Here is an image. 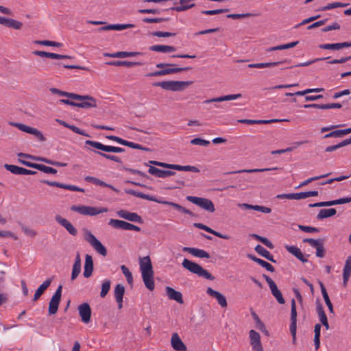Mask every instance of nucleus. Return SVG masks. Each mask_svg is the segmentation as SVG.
I'll return each mask as SVG.
<instances>
[{
  "label": "nucleus",
  "mask_w": 351,
  "mask_h": 351,
  "mask_svg": "<svg viewBox=\"0 0 351 351\" xmlns=\"http://www.w3.org/2000/svg\"><path fill=\"white\" fill-rule=\"evenodd\" d=\"M168 21L167 18H144L143 21L146 23H161Z\"/></svg>",
  "instance_id": "obj_62"
},
{
  "label": "nucleus",
  "mask_w": 351,
  "mask_h": 351,
  "mask_svg": "<svg viewBox=\"0 0 351 351\" xmlns=\"http://www.w3.org/2000/svg\"><path fill=\"white\" fill-rule=\"evenodd\" d=\"M350 133H351V128L343 129V130H337L332 131L331 132L326 134L324 136V138H331V137H334V138L341 137L344 135L348 134Z\"/></svg>",
  "instance_id": "obj_42"
},
{
  "label": "nucleus",
  "mask_w": 351,
  "mask_h": 351,
  "mask_svg": "<svg viewBox=\"0 0 351 351\" xmlns=\"http://www.w3.org/2000/svg\"><path fill=\"white\" fill-rule=\"evenodd\" d=\"M135 25L134 24H112L111 27L112 30L121 31L123 29H126L128 28L134 27Z\"/></svg>",
  "instance_id": "obj_54"
},
{
  "label": "nucleus",
  "mask_w": 351,
  "mask_h": 351,
  "mask_svg": "<svg viewBox=\"0 0 351 351\" xmlns=\"http://www.w3.org/2000/svg\"><path fill=\"white\" fill-rule=\"evenodd\" d=\"M171 345L176 351H186V346L183 343L177 332L173 333L171 339Z\"/></svg>",
  "instance_id": "obj_18"
},
{
  "label": "nucleus",
  "mask_w": 351,
  "mask_h": 351,
  "mask_svg": "<svg viewBox=\"0 0 351 351\" xmlns=\"http://www.w3.org/2000/svg\"><path fill=\"white\" fill-rule=\"evenodd\" d=\"M127 223L125 221L119 219H110L108 224L115 229H121L126 230Z\"/></svg>",
  "instance_id": "obj_45"
},
{
  "label": "nucleus",
  "mask_w": 351,
  "mask_h": 351,
  "mask_svg": "<svg viewBox=\"0 0 351 351\" xmlns=\"http://www.w3.org/2000/svg\"><path fill=\"white\" fill-rule=\"evenodd\" d=\"M337 213L335 208L321 209L317 216V219H322L335 215Z\"/></svg>",
  "instance_id": "obj_43"
},
{
  "label": "nucleus",
  "mask_w": 351,
  "mask_h": 351,
  "mask_svg": "<svg viewBox=\"0 0 351 351\" xmlns=\"http://www.w3.org/2000/svg\"><path fill=\"white\" fill-rule=\"evenodd\" d=\"M119 217L133 222L143 223V219L140 215L136 213H130L125 210H120L117 212Z\"/></svg>",
  "instance_id": "obj_17"
},
{
  "label": "nucleus",
  "mask_w": 351,
  "mask_h": 351,
  "mask_svg": "<svg viewBox=\"0 0 351 351\" xmlns=\"http://www.w3.org/2000/svg\"><path fill=\"white\" fill-rule=\"evenodd\" d=\"M152 35L157 37H171L176 35V33L168 32H160L157 31L152 33Z\"/></svg>",
  "instance_id": "obj_63"
},
{
  "label": "nucleus",
  "mask_w": 351,
  "mask_h": 351,
  "mask_svg": "<svg viewBox=\"0 0 351 351\" xmlns=\"http://www.w3.org/2000/svg\"><path fill=\"white\" fill-rule=\"evenodd\" d=\"M50 92H51L53 94L58 95L60 96H64L70 99H73L75 93H68L65 91H62L58 88H51L49 89Z\"/></svg>",
  "instance_id": "obj_50"
},
{
  "label": "nucleus",
  "mask_w": 351,
  "mask_h": 351,
  "mask_svg": "<svg viewBox=\"0 0 351 351\" xmlns=\"http://www.w3.org/2000/svg\"><path fill=\"white\" fill-rule=\"evenodd\" d=\"M296 323H297V311L296 304L295 300H291V324H290V332L293 336V343L295 341L296 337Z\"/></svg>",
  "instance_id": "obj_13"
},
{
  "label": "nucleus",
  "mask_w": 351,
  "mask_h": 351,
  "mask_svg": "<svg viewBox=\"0 0 351 351\" xmlns=\"http://www.w3.org/2000/svg\"><path fill=\"white\" fill-rule=\"evenodd\" d=\"M351 47V42H343L337 43L321 44L319 48L328 50H339L343 48Z\"/></svg>",
  "instance_id": "obj_22"
},
{
  "label": "nucleus",
  "mask_w": 351,
  "mask_h": 351,
  "mask_svg": "<svg viewBox=\"0 0 351 351\" xmlns=\"http://www.w3.org/2000/svg\"><path fill=\"white\" fill-rule=\"evenodd\" d=\"M125 146H128L132 149H141V150H143V151H146V152L150 151V149L147 147H143V145H141L140 144L135 143H133L131 141H126Z\"/></svg>",
  "instance_id": "obj_57"
},
{
  "label": "nucleus",
  "mask_w": 351,
  "mask_h": 351,
  "mask_svg": "<svg viewBox=\"0 0 351 351\" xmlns=\"http://www.w3.org/2000/svg\"><path fill=\"white\" fill-rule=\"evenodd\" d=\"M51 282L52 279L48 278L42 285L39 286V287L36 289L34 293L33 301H36L40 298V297L46 291V289L50 286Z\"/></svg>",
  "instance_id": "obj_33"
},
{
  "label": "nucleus",
  "mask_w": 351,
  "mask_h": 351,
  "mask_svg": "<svg viewBox=\"0 0 351 351\" xmlns=\"http://www.w3.org/2000/svg\"><path fill=\"white\" fill-rule=\"evenodd\" d=\"M121 269L123 274L125 275L128 282L130 285L132 284L133 277H132V273L130 271L129 269L125 265H121Z\"/></svg>",
  "instance_id": "obj_55"
},
{
  "label": "nucleus",
  "mask_w": 351,
  "mask_h": 351,
  "mask_svg": "<svg viewBox=\"0 0 351 351\" xmlns=\"http://www.w3.org/2000/svg\"><path fill=\"white\" fill-rule=\"evenodd\" d=\"M149 50L161 53H171L175 51L176 49L173 46L156 45L151 46Z\"/></svg>",
  "instance_id": "obj_37"
},
{
  "label": "nucleus",
  "mask_w": 351,
  "mask_h": 351,
  "mask_svg": "<svg viewBox=\"0 0 351 351\" xmlns=\"http://www.w3.org/2000/svg\"><path fill=\"white\" fill-rule=\"evenodd\" d=\"M182 267L190 272L197 275L199 277H202L205 279L213 280L215 277L212 276L207 270L204 269L199 264L194 263L191 261L184 258L182 261Z\"/></svg>",
  "instance_id": "obj_3"
},
{
  "label": "nucleus",
  "mask_w": 351,
  "mask_h": 351,
  "mask_svg": "<svg viewBox=\"0 0 351 351\" xmlns=\"http://www.w3.org/2000/svg\"><path fill=\"white\" fill-rule=\"evenodd\" d=\"M85 180L86 182H92L93 184H95L96 185H99V186H105V187H108V188H110V189H112V191L117 192V193H119V191L116 189L115 187H114L113 186L110 185V184H108L106 182H104V181L95 178V177H93V176H86L85 178Z\"/></svg>",
  "instance_id": "obj_35"
},
{
  "label": "nucleus",
  "mask_w": 351,
  "mask_h": 351,
  "mask_svg": "<svg viewBox=\"0 0 351 351\" xmlns=\"http://www.w3.org/2000/svg\"><path fill=\"white\" fill-rule=\"evenodd\" d=\"M18 156L19 157H24V158H32V159L43 161L47 163V164L52 165H54V162H55V161H52V160H50L47 159V158H36V157H33L31 155H29L27 154H24V153H19L18 154Z\"/></svg>",
  "instance_id": "obj_52"
},
{
  "label": "nucleus",
  "mask_w": 351,
  "mask_h": 351,
  "mask_svg": "<svg viewBox=\"0 0 351 351\" xmlns=\"http://www.w3.org/2000/svg\"><path fill=\"white\" fill-rule=\"evenodd\" d=\"M165 290L167 295L170 300H175L181 304L184 303L181 292L178 291L170 287H166Z\"/></svg>",
  "instance_id": "obj_23"
},
{
  "label": "nucleus",
  "mask_w": 351,
  "mask_h": 351,
  "mask_svg": "<svg viewBox=\"0 0 351 351\" xmlns=\"http://www.w3.org/2000/svg\"><path fill=\"white\" fill-rule=\"evenodd\" d=\"M263 277L265 279L266 282H267L273 296L276 299L279 304H284L285 303V300L282 296L281 291L278 289V287L275 282L266 274H263Z\"/></svg>",
  "instance_id": "obj_12"
},
{
  "label": "nucleus",
  "mask_w": 351,
  "mask_h": 351,
  "mask_svg": "<svg viewBox=\"0 0 351 351\" xmlns=\"http://www.w3.org/2000/svg\"><path fill=\"white\" fill-rule=\"evenodd\" d=\"M95 152L97 154L100 155L101 156H102V157H104V158H105L106 159L114 161V162H118V163H122V160H121L120 157H119V156H114V155L108 154H106V153H103V152Z\"/></svg>",
  "instance_id": "obj_53"
},
{
  "label": "nucleus",
  "mask_w": 351,
  "mask_h": 351,
  "mask_svg": "<svg viewBox=\"0 0 351 351\" xmlns=\"http://www.w3.org/2000/svg\"><path fill=\"white\" fill-rule=\"evenodd\" d=\"M304 108H318V109H331V108H341L342 107L341 104L339 103H332V104H304L303 106Z\"/></svg>",
  "instance_id": "obj_26"
},
{
  "label": "nucleus",
  "mask_w": 351,
  "mask_h": 351,
  "mask_svg": "<svg viewBox=\"0 0 351 351\" xmlns=\"http://www.w3.org/2000/svg\"><path fill=\"white\" fill-rule=\"evenodd\" d=\"M125 191L126 193L130 194V195H134V196L137 197H140V198H142V199H147V200H149V201H152V202H158V203H162V204H165V205L171 206L173 208H174L175 209H176V210H178L179 211H181L183 213L189 215H191L192 217H193L195 215L193 212H191L189 209H186V208L182 206L181 205H180V204H178L177 203H174V202H168V201H163V202L158 201L153 195H147V194H145V193H143L142 192L136 191L132 190V189H125Z\"/></svg>",
  "instance_id": "obj_2"
},
{
  "label": "nucleus",
  "mask_w": 351,
  "mask_h": 351,
  "mask_svg": "<svg viewBox=\"0 0 351 351\" xmlns=\"http://www.w3.org/2000/svg\"><path fill=\"white\" fill-rule=\"evenodd\" d=\"M36 44L40 45H45V46H51V47H60L62 46V43L55 42V41H50V40H36L35 41Z\"/></svg>",
  "instance_id": "obj_56"
},
{
  "label": "nucleus",
  "mask_w": 351,
  "mask_h": 351,
  "mask_svg": "<svg viewBox=\"0 0 351 351\" xmlns=\"http://www.w3.org/2000/svg\"><path fill=\"white\" fill-rule=\"evenodd\" d=\"M141 54L139 52L136 51H118L112 53H104V56L110 58H124L128 57H134Z\"/></svg>",
  "instance_id": "obj_34"
},
{
  "label": "nucleus",
  "mask_w": 351,
  "mask_h": 351,
  "mask_svg": "<svg viewBox=\"0 0 351 351\" xmlns=\"http://www.w3.org/2000/svg\"><path fill=\"white\" fill-rule=\"evenodd\" d=\"M286 250L293 255H294L297 258H298L302 263L308 262L307 258H306L301 250L296 246L294 245H286Z\"/></svg>",
  "instance_id": "obj_31"
},
{
  "label": "nucleus",
  "mask_w": 351,
  "mask_h": 351,
  "mask_svg": "<svg viewBox=\"0 0 351 351\" xmlns=\"http://www.w3.org/2000/svg\"><path fill=\"white\" fill-rule=\"evenodd\" d=\"M85 239L99 254L104 256H106V248L90 231L86 232Z\"/></svg>",
  "instance_id": "obj_10"
},
{
  "label": "nucleus",
  "mask_w": 351,
  "mask_h": 351,
  "mask_svg": "<svg viewBox=\"0 0 351 351\" xmlns=\"http://www.w3.org/2000/svg\"><path fill=\"white\" fill-rule=\"evenodd\" d=\"M72 99L78 100L81 102H75V106L82 108H96L97 106V100L90 95H81L74 94Z\"/></svg>",
  "instance_id": "obj_6"
},
{
  "label": "nucleus",
  "mask_w": 351,
  "mask_h": 351,
  "mask_svg": "<svg viewBox=\"0 0 351 351\" xmlns=\"http://www.w3.org/2000/svg\"><path fill=\"white\" fill-rule=\"evenodd\" d=\"M93 261L92 256L90 255L86 254L85 257V265H84V276L85 278H89L93 273Z\"/></svg>",
  "instance_id": "obj_30"
},
{
  "label": "nucleus",
  "mask_w": 351,
  "mask_h": 351,
  "mask_svg": "<svg viewBox=\"0 0 351 351\" xmlns=\"http://www.w3.org/2000/svg\"><path fill=\"white\" fill-rule=\"evenodd\" d=\"M139 265L142 278L146 288L149 291H153L155 288V284L154 281V270L150 257L146 256L140 258Z\"/></svg>",
  "instance_id": "obj_1"
},
{
  "label": "nucleus",
  "mask_w": 351,
  "mask_h": 351,
  "mask_svg": "<svg viewBox=\"0 0 351 351\" xmlns=\"http://www.w3.org/2000/svg\"><path fill=\"white\" fill-rule=\"evenodd\" d=\"M182 251L189 252L195 257L206 258H210V254L204 250L195 247H184L182 248Z\"/></svg>",
  "instance_id": "obj_24"
},
{
  "label": "nucleus",
  "mask_w": 351,
  "mask_h": 351,
  "mask_svg": "<svg viewBox=\"0 0 351 351\" xmlns=\"http://www.w3.org/2000/svg\"><path fill=\"white\" fill-rule=\"evenodd\" d=\"M319 287L321 289V292L323 295L325 303L327 305L330 313H334L333 306L330 302L329 296L328 295L327 291L322 281H319Z\"/></svg>",
  "instance_id": "obj_39"
},
{
  "label": "nucleus",
  "mask_w": 351,
  "mask_h": 351,
  "mask_svg": "<svg viewBox=\"0 0 351 351\" xmlns=\"http://www.w3.org/2000/svg\"><path fill=\"white\" fill-rule=\"evenodd\" d=\"M109 65L116 66H127V67H132L136 65H141L142 64L139 62H130L125 60H117V61H112L106 63Z\"/></svg>",
  "instance_id": "obj_41"
},
{
  "label": "nucleus",
  "mask_w": 351,
  "mask_h": 351,
  "mask_svg": "<svg viewBox=\"0 0 351 351\" xmlns=\"http://www.w3.org/2000/svg\"><path fill=\"white\" fill-rule=\"evenodd\" d=\"M348 5H349L348 3H345L334 2L332 3L328 4L327 5L321 8L320 10L324 11V10H330V9H333V8H336L346 7Z\"/></svg>",
  "instance_id": "obj_51"
},
{
  "label": "nucleus",
  "mask_w": 351,
  "mask_h": 351,
  "mask_svg": "<svg viewBox=\"0 0 351 351\" xmlns=\"http://www.w3.org/2000/svg\"><path fill=\"white\" fill-rule=\"evenodd\" d=\"M254 250L258 254L263 256L268 261H269L272 263L276 262V260H274L273 255L271 254V253L268 250H267L265 247H263L262 245H257L255 247Z\"/></svg>",
  "instance_id": "obj_38"
},
{
  "label": "nucleus",
  "mask_w": 351,
  "mask_h": 351,
  "mask_svg": "<svg viewBox=\"0 0 351 351\" xmlns=\"http://www.w3.org/2000/svg\"><path fill=\"white\" fill-rule=\"evenodd\" d=\"M229 12L228 9H217V10H202L201 13L206 15H215L221 13H225Z\"/></svg>",
  "instance_id": "obj_60"
},
{
  "label": "nucleus",
  "mask_w": 351,
  "mask_h": 351,
  "mask_svg": "<svg viewBox=\"0 0 351 351\" xmlns=\"http://www.w3.org/2000/svg\"><path fill=\"white\" fill-rule=\"evenodd\" d=\"M351 276V256L347 257L343 269V285L347 286V282Z\"/></svg>",
  "instance_id": "obj_25"
},
{
  "label": "nucleus",
  "mask_w": 351,
  "mask_h": 351,
  "mask_svg": "<svg viewBox=\"0 0 351 351\" xmlns=\"http://www.w3.org/2000/svg\"><path fill=\"white\" fill-rule=\"evenodd\" d=\"M193 82L191 81H162L154 82V86L161 87L162 89L171 91H181L190 86Z\"/></svg>",
  "instance_id": "obj_4"
},
{
  "label": "nucleus",
  "mask_w": 351,
  "mask_h": 351,
  "mask_svg": "<svg viewBox=\"0 0 351 351\" xmlns=\"http://www.w3.org/2000/svg\"><path fill=\"white\" fill-rule=\"evenodd\" d=\"M318 195V191H305L295 193H283L276 196L278 199H302L309 197H315Z\"/></svg>",
  "instance_id": "obj_9"
},
{
  "label": "nucleus",
  "mask_w": 351,
  "mask_h": 351,
  "mask_svg": "<svg viewBox=\"0 0 351 351\" xmlns=\"http://www.w3.org/2000/svg\"><path fill=\"white\" fill-rule=\"evenodd\" d=\"M148 173L151 175L155 176L158 178H167L176 175V172L170 170H162L155 167L150 166L148 169Z\"/></svg>",
  "instance_id": "obj_20"
},
{
  "label": "nucleus",
  "mask_w": 351,
  "mask_h": 351,
  "mask_svg": "<svg viewBox=\"0 0 351 351\" xmlns=\"http://www.w3.org/2000/svg\"><path fill=\"white\" fill-rule=\"evenodd\" d=\"M278 169V167H274V168H265V169H243V170H239L236 171L232 172H227L225 174H230V173H255V172H263V171H268L271 170H276Z\"/></svg>",
  "instance_id": "obj_47"
},
{
  "label": "nucleus",
  "mask_w": 351,
  "mask_h": 351,
  "mask_svg": "<svg viewBox=\"0 0 351 351\" xmlns=\"http://www.w3.org/2000/svg\"><path fill=\"white\" fill-rule=\"evenodd\" d=\"M307 143V141H298V142H295L293 144V147H287L286 149H277V150L272 151L271 152V154H283V153L292 152L294 149L298 147L299 146H300V145H303L304 143Z\"/></svg>",
  "instance_id": "obj_44"
},
{
  "label": "nucleus",
  "mask_w": 351,
  "mask_h": 351,
  "mask_svg": "<svg viewBox=\"0 0 351 351\" xmlns=\"http://www.w3.org/2000/svg\"><path fill=\"white\" fill-rule=\"evenodd\" d=\"M247 257L251 259L252 261H254L255 263H258L263 267L265 268L267 271L270 272H274L275 271L274 267L270 263L264 260L256 257L254 255L248 254L247 255Z\"/></svg>",
  "instance_id": "obj_32"
},
{
  "label": "nucleus",
  "mask_w": 351,
  "mask_h": 351,
  "mask_svg": "<svg viewBox=\"0 0 351 351\" xmlns=\"http://www.w3.org/2000/svg\"><path fill=\"white\" fill-rule=\"evenodd\" d=\"M316 311L319 317L321 323L326 322L328 321L327 316L324 310L323 306L320 303H317Z\"/></svg>",
  "instance_id": "obj_48"
},
{
  "label": "nucleus",
  "mask_w": 351,
  "mask_h": 351,
  "mask_svg": "<svg viewBox=\"0 0 351 351\" xmlns=\"http://www.w3.org/2000/svg\"><path fill=\"white\" fill-rule=\"evenodd\" d=\"M249 335L252 349L254 351H263L260 334L254 330H250Z\"/></svg>",
  "instance_id": "obj_15"
},
{
  "label": "nucleus",
  "mask_w": 351,
  "mask_h": 351,
  "mask_svg": "<svg viewBox=\"0 0 351 351\" xmlns=\"http://www.w3.org/2000/svg\"><path fill=\"white\" fill-rule=\"evenodd\" d=\"M191 69V67H178V68H167L164 69L160 71H156L152 73H147L146 76L152 77V76H161L165 75L168 74H172L176 73H179L181 71H189Z\"/></svg>",
  "instance_id": "obj_14"
},
{
  "label": "nucleus",
  "mask_w": 351,
  "mask_h": 351,
  "mask_svg": "<svg viewBox=\"0 0 351 351\" xmlns=\"http://www.w3.org/2000/svg\"><path fill=\"white\" fill-rule=\"evenodd\" d=\"M125 293V287L121 285L118 284L116 285L114 288V298L118 303V308L121 309L123 307V298Z\"/></svg>",
  "instance_id": "obj_27"
},
{
  "label": "nucleus",
  "mask_w": 351,
  "mask_h": 351,
  "mask_svg": "<svg viewBox=\"0 0 351 351\" xmlns=\"http://www.w3.org/2000/svg\"><path fill=\"white\" fill-rule=\"evenodd\" d=\"M86 144L105 152L121 153L125 152V149L123 148L111 145H105L97 141L87 140L86 141Z\"/></svg>",
  "instance_id": "obj_11"
},
{
  "label": "nucleus",
  "mask_w": 351,
  "mask_h": 351,
  "mask_svg": "<svg viewBox=\"0 0 351 351\" xmlns=\"http://www.w3.org/2000/svg\"><path fill=\"white\" fill-rule=\"evenodd\" d=\"M81 271V258L79 253L77 254L75 262L73 265L72 274H71V280H74Z\"/></svg>",
  "instance_id": "obj_36"
},
{
  "label": "nucleus",
  "mask_w": 351,
  "mask_h": 351,
  "mask_svg": "<svg viewBox=\"0 0 351 351\" xmlns=\"http://www.w3.org/2000/svg\"><path fill=\"white\" fill-rule=\"evenodd\" d=\"M192 145L208 146L210 144V141L202 139L201 138H195L191 141Z\"/></svg>",
  "instance_id": "obj_61"
},
{
  "label": "nucleus",
  "mask_w": 351,
  "mask_h": 351,
  "mask_svg": "<svg viewBox=\"0 0 351 351\" xmlns=\"http://www.w3.org/2000/svg\"><path fill=\"white\" fill-rule=\"evenodd\" d=\"M111 282L109 280H106L101 285V290L100 292V297L105 298L110 289Z\"/></svg>",
  "instance_id": "obj_49"
},
{
  "label": "nucleus",
  "mask_w": 351,
  "mask_h": 351,
  "mask_svg": "<svg viewBox=\"0 0 351 351\" xmlns=\"http://www.w3.org/2000/svg\"><path fill=\"white\" fill-rule=\"evenodd\" d=\"M79 314L82 321L87 324L91 317V308L88 303H83L78 306Z\"/></svg>",
  "instance_id": "obj_16"
},
{
  "label": "nucleus",
  "mask_w": 351,
  "mask_h": 351,
  "mask_svg": "<svg viewBox=\"0 0 351 351\" xmlns=\"http://www.w3.org/2000/svg\"><path fill=\"white\" fill-rule=\"evenodd\" d=\"M21 228H22L23 231L24 232V233L29 237H34L37 234V232L35 230H34L33 229H31L25 226L22 225Z\"/></svg>",
  "instance_id": "obj_64"
},
{
  "label": "nucleus",
  "mask_w": 351,
  "mask_h": 351,
  "mask_svg": "<svg viewBox=\"0 0 351 351\" xmlns=\"http://www.w3.org/2000/svg\"><path fill=\"white\" fill-rule=\"evenodd\" d=\"M72 211L77 212L83 215L95 216L100 213H106L108 209L106 207L97 208L87 206H72Z\"/></svg>",
  "instance_id": "obj_5"
},
{
  "label": "nucleus",
  "mask_w": 351,
  "mask_h": 351,
  "mask_svg": "<svg viewBox=\"0 0 351 351\" xmlns=\"http://www.w3.org/2000/svg\"><path fill=\"white\" fill-rule=\"evenodd\" d=\"M11 125L16 127L20 130L25 132L26 133H28V134H31L32 129L34 128L27 126L25 124L19 123H11Z\"/></svg>",
  "instance_id": "obj_58"
},
{
  "label": "nucleus",
  "mask_w": 351,
  "mask_h": 351,
  "mask_svg": "<svg viewBox=\"0 0 351 351\" xmlns=\"http://www.w3.org/2000/svg\"><path fill=\"white\" fill-rule=\"evenodd\" d=\"M62 286L59 285L56 292L51 298L49 304L48 313L49 315L57 313L61 300Z\"/></svg>",
  "instance_id": "obj_8"
},
{
  "label": "nucleus",
  "mask_w": 351,
  "mask_h": 351,
  "mask_svg": "<svg viewBox=\"0 0 351 351\" xmlns=\"http://www.w3.org/2000/svg\"><path fill=\"white\" fill-rule=\"evenodd\" d=\"M3 167L6 170L10 171L13 174H15V175H23L24 174L25 168L18 167L16 165H8V164H5L3 165Z\"/></svg>",
  "instance_id": "obj_46"
},
{
  "label": "nucleus",
  "mask_w": 351,
  "mask_h": 351,
  "mask_svg": "<svg viewBox=\"0 0 351 351\" xmlns=\"http://www.w3.org/2000/svg\"><path fill=\"white\" fill-rule=\"evenodd\" d=\"M186 199L206 211L213 213L215 210L213 202L209 199L189 195L186 197Z\"/></svg>",
  "instance_id": "obj_7"
},
{
  "label": "nucleus",
  "mask_w": 351,
  "mask_h": 351,
  "mask_svg": "<svg viewBox=\"0 0 351 351\" xmlns=\"http://www.w3.org/2000/svg\"><path fill=\"white\" fill-rule=\"evenodd\" d=\"M241 97H242V95L240 93L228 95H224V96H221L219 97H215V98H212L210 99H207V100H205L204 101V103L209 104V103H213V102H221V101H230V100H234V99L241 98Z\"/></svg>",
  "instance_id": "obj_29"
},
{
  "label": "nucleus",
  "mask_w": 351,
  "mask_h": 351,
  "mask_svg": "<svg viewBox=\"0 0 351 351\" xmlns=\"http://www.w3.org/2000/svg\"><path fill=\"white\" fill-rule=\"evenodd\" d=\"M38 170L41 171L45 173L56 174L57 173V170L56 169L45 166L43 164H39Z\"/></svg>",
  "instance_id": "obj_59"
},
{
  "label": "nucleus",
  "mask_w": 351,
  "mask_h": 351,
  "mask_svg": "<svg viewBox=\"0 0 351 351\" xmlns=\"http://www.w3.org/2000/svg\"><path fill=\"white\" fill-rule=\"evenodd\" d=\"M206 293L210 295L215 298L218 302V304L223 308L227 307L228 303L226 297L215 290H213L212 288L208 287L206 289Z\"/></svg>",
  "instance_id": "obj_21"
},
{
  "label": "nucleus",
  "mask_w": 351,
  "mask_h": 351,
  "mask_svg": "<svg viewBox=\"0 0 351 351\" xmlns=\"http://www.w3.org/2000/svg\"><path fill=\"white\" fill-rule=\"evenodd\" d=\"M33 53L42 58H48L51 59H66L71 58V56L66 55H61L43 51H33Z\"/></svg>",
  "instance_id": "obj_28"
},
{
  "label": "nucleus",
  "mask_w": 351,
  "mask_h": 351,
  "mask_svg": "<svg viewBox=\"0 0 351 351\" xmlns=\"http://www.w3.org/2000/svg\"><path fill=\"white\" fill-rule=\"evenodd\" d=\"M169 169L178 171H191L195 173L199 172V169L197 167L190 165L182 166L180 165L169 164Z\"/></svg>",
  "instance_id": "obj_40"
},
{
  "label": "nucleus",
  "mask_w": 351,
  "mask_h": 351,
  "mask_svg": "<svg viewBox=\"0 0 351 351\" xmlns=\"http://www.w3.org/2000/svg\"><path fill=\"white\" fill-rule=\"evenodd\" d=\"M56 221L62 226L71 235L76 236L77 234V229L67 219L62 217L60 215L56 216Z\"/></svg>",
  "instance_id": "obj_19"
}]
</instances>
